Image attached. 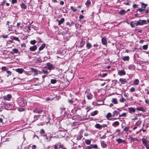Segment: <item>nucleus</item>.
Segmentation results:
<instances>
[{
  "instance_id": "obj_17",
  "label": "nucleus",
  "mask_w": 149,
  "mask_h": 149,
  "mask_svg": "<svg viewBox=\"0 0 149 149\" xmlns=\"http://www.w3.org/2000/svg\"><path fill=\"white\" fill-rule=\"evenodd\" d=\"M119 125V123L118 121H115L112 124V125L114 127H116V126H118Z\"/></svg>"
},
{
  "instance_id": "obj_53",
  "label": "nucleus",
  "mask_w": 149,
  "mask_h": 149,
  "mask_svg": "<svg viewBox=\"0 0 149 149\" xmlns=\"http://www.w3.org/2000/svg\"><path fill=\"white\" fill-rule=\"evenodd\" d=\"M71 9L74 11L75 12L77 10L76 9L74 8V7L73 6L71 7Z\"/></svg>"
},
{
  "instance_id": "obj_2",
  "label": "nucleus",
  "mask_w": 149,
  "mask_h": 149,
  "mask_svg": "<svg viewBox=\"0 0 149 149\" xmlns=\"http://www.w3.org/2000/svg\"><path fill=\"white\" fill-rule=\"evenodd\" d=\"M118 74L120 76L124 75L126 74V72L124 70H119L118 71Z\"/></svg>"
},
{
  "instance_id": "obj_11",
  "label": "nucleus",
  "mask_w": 149,
  "mask_h": 149,
  "mask_svg": "<svg viewBox=\"0 0 149 149\" xmlns=\"http://www.w3.org/2000/svg\"><path fill=\"white\" fill-rule=\"evenodd\" d=\"M92 95L90 93H87L86 94V97L89 100L92 99Z\"/></svg>"
},
{
  "instance_id": "obj_6",
  "label": "nucleus",
  "mask_w": 149,
  "mask_h": 149,
  "mask_svg": "<svg viewBox=\"0 0 149 149\" xmlns=\"http://www.w3.org/2000/svg\"><path fill=\"white\" fill-rule=\"evenodd\" d=\"M16 71L19 74H22L23 72H25V71L24 70V69L23 68H17L16 69Z\"/></svg>"
},
{
  "instance_id": "obj_1",
  "label": "nucleus",
  "mask_w": 149,
  "mask_h": 149,
  "mask_svg": "<svg viewBox=\"0 0 149 149\" xmlns=\"http://www.w3.org/2000/svg\"><path fill=\"white\" fill-rule=\"evenodd\" d=\"M45 68H47L48 70H50V71H51L52 70H53L54 69L52 65L49 63H47L46 64V65L45 66Z\"/></svg>"
},
{
  "instance_id": "obj_46",
  "label": "nucleus",
  "mask_w": 149,
  "mask_h": 149,
  "mask_svg": "<svg viewBox=\"0 0 149 149\" xmlns=\"http://www.w3.org/2000/svg\"><path fill=\"white\" fill-rule=\"evenodd\" d=\"M126 115V113H124L120 115H119V117H125Z\"/></svg>"
},
{
  "instance_id": "obj_38",
  "label": "nucleus",
  "mask_w": 149,
  "mask_h": 149,
  "mask_svg": "<svg viewBox=\"0 0 149 149\" xmlns=\"http://www.w3.org/2000/svg\"><path fill=\"white\" fill-rule=\"evenodd\" d=\"M83 137V136L81 134H80L79 136H78L77 138V139L79 140L81 139Z\"/></svg>"
},
{
  "instance_id": "obj_33",
  "label": "nucleus",
  "mask_w": 149,
  "mask_h": 149,
  "mask_svg": "<svg viewBox=\"0 0 149 149\" xmlns=\"http://www.w3.org/2000/svg\"><path fill=\"white\" fill-rule=\"evenodd\" d=\"M91 1L90 0H88L85 3V4L87 7H88L89 6V5L91 4Z\"/></svg>"
},
{
  "instance_id": "obj_16",
  "label": "nucleus",
  "mask_w": 149,
  "mask_h": 149,
  "mask_svg": "<svg viewBox=\"0 0 149 149\" xmlns=\"http://www.w3.org/2000/svg\"><path fill=\"white\" fill-rule=\"evenodd\" d=\"M101 144L102 147L103 148H105L107 147V145L104 143V141H101Z\"/></svg>"
},
{
  "instance_id": "obj_37",
  "label": "nucleus",
  "mask_w": 149,
  "mask_h": 149,
  "mask_svg": "<svg viewBox=\"0 0 149 149\" xmlns=\"http://www.w3.org/2000/svg\"><path fill=\"white\" fill-rule=\"evenodd\" d=\"M51 82L52 84H54L56 82V80L55 79H51Z\"/></svg>"
},
{
  "instance_id": "obj_49",
  "label": "nucleus",
  "mask_w": 149,
  "mask_h": 149,
  "mask_svg": "<svg viewBox=\"0 0 149 149\" xmlns=\"http://www.w3.org/2000/svg\"><path fill=\"white\" fill-rule=\"evenodd\" d=\"M6 72L8 74L7 75V77H8L9 75H11V72L9 70H7L6 71Z\"/></svg>"
},
{
  "instance_id": "obj_29",
  "label": "nucleus",
  "mask_w": 149,
  "mask_h": 149,
  "mask_svg": "<svg viewBox=\"0 0 149 149\" xmlns=\"http://www.w3.org/2000/svg\"><path fill=\"white\" fill-rule=\"evenodd\" d=\"M141 120H139L136 123V125L137 126H139L141 124Z\"/></svg>"
},
{
  "instance_id": "obj_51",
  "label": "nucleus",
  "mask_w": 149,
  "mask_h": 149,
  "mask_svg": "<svg viewBox=\"0 0 149 149\" xmlns=\"http://www.w3.org/2000/svg\"><path fill=\"white\" fill-rule=\"evenodd\" d=\"M40 133L42 134H44L45 133V131L43 129H42L40 130Z\"/></svg>"
},
{
  "instance_id": "obj_59",
  "label": "nucleus",
  "mask_w": 149,
  "mask_h": 149,
  "mask_svg": "<svg viewBox=\"0 0 149 149\" xmlns=\"http://www.w3.org/2000/svg\"><path fill=\"white\" fill-rule=\"evenodd\" d=\"M68 102L70 104H72L73 102V100H68Z\"/></svg>"
},
{
  "instance_id": "obj_43",
  "label": "nucleus",
  "mask_w": 149,
  "mask_h": 149,
  "mask_svg": "<svg viewBox=\"0 0 149 149\" xmlns=\"http://www.w3.org/2000/svg\"><path fill=\"white\" fill-rule=\"evenodd\" d=\"M13 40H15L16 41H17L18 42L19 41V39L18 38L16 37H13Z\"/></svg>"
},
{
  "instance_id": "obj_54",
  "label": "nucleus",
  "mask_w": 149,
  "mask_h": 149,
  "mask_svg": "<svg viewBox=\"0 0 149 149\" xmlns=\"http://www.w3.org/2000/svg\"><path fill=\"white\" fill-rule=\"evenodd\" d=\"M11 1L12 3L14 4L16 3L17 2V0H12Z\"/></svg>"
},
{
  "instance_id": "obj_52",
  "label": "nucleus",
  "mask_w": 149,
  "mask_h": 149,
  "mask_svg": "<svg viewBox=\"0 0 149 149\" xmlns=\"http://www.w3.org/2000/svg\"><path fill=\"white\" fill-rule=\"evenodd\" d=\"M21 46L22 48H23V49H24V48L26 47V45L25 44H24V43H23L21 45Z\"/></svg>"
},
{
  "instance_id": "obj_22",
  "label": "nucleus",
  "mask_w": 149,
  "mask_h": 149,
  "mask_svg": "<svg viewBox=\"0 0 149 149\" xmlns=\"http://www.w3.org/2000/svg\"><path fill=\"white\" fill-rule=\"evenodd\" d=\"M12 51L13 52H11L12 54H14V53L17 54L19 52L18 50L16 48L13 49H12Z\"/></svg>"
},
{
  "instance_id": "obj_64",
  "label": "nucleus",
  "mask_w": 149,
  "mask_h": 149,
  "mask_svg": "<svg viewBox=\"0 0 149 149\" xmlns=\"http://www.w3.org/2000/svg\"><path fill=\"white\" fill-rule=\"evenodd\" d=\"M36 148V147L35 145H33L32 146V149H35Z\"/></svg>"
},
{
  "instance_id": "obj_19",
  "label": "nucleus",
  "mask_w": 149,
  "mask_h": 149,
  "mask_svg": "<svg viewBox=\"0 0 149 149\" xmlns=\"http://www.w3.org/2000/svg\"><path fill=\"white\" fill-rule=\"evenodd\" d=\"M139 83V81L137 79H135L133 82V84L134 85H138Z\"/></svg>"
},
{
  "instance_id": "obj_42",
  "label": "nucleus",
  "mask_w": 149,
  "mask_h": 149,
  "mask_svg": "<svg viewBox=\"0 0 149 149\" xmlns=\"http://www.w3.org/2000/svg\"><path fill=\"white\" fill-rule=\"evenodd\" d=\"M135 91V88L134 87H132L130 89V91L131 92H133Z\"/></svg>"
},
{
  "instance_id": "obj_39",
  "label": "nucleus",
  "mask_w": 149,
  "mask_h": 149,
  "mask_svg": "<svg viewBox=\"0 0 149 149\" xmlns=\"http://www.w3.org/2000/svg\"><path fill=\"white\" fill-rule=\"evenodd\" d=\"M111 117H112V114L110 113H108L107 114V116H106V117L107 118Z\"/></svg>"
},
{
  "instance_id": "obj_14",
  "label": "nucleus",
  "mask_w": 149,
  "mask_h": 149,
  "mask_svg": "<svg viewBox=\"0 0 149 149\" xmlns=\"http://www.w3.org/2000/svg\"><path fill=\"white\" fill-rule=\"evenodd\" d=\"M65 21V19L62 18L61 19L59 20H56V21H57L58 22V25H60L62 24L63 23V22H64Z\"/></svg>"
},
{
  "instance_id": "obj_60",
  "label": "nucleus",
  "mask_w": 149,
  "mask_h": 149,
  "mask_svg": "<svg viewBox=\"0 0 149 149\" xmlns=\"http://www.w3.org/2000/svg\"><path fill=\"white\" fill-rule=\"evenodd\" d=\"M107 75V74L106 73H104V74H102V75H101V76L102 77H104L106 76Z\"/></svg>"
},
{
  "instance_id": "obj_55",
  "label": "nucleus",
  "mask_w": 149,
  "mask_h": 149,
  "mask_svg": "<svg viewBox=\"0 0 149 149\" xmlns=\"http://www.w3.org/2000/svg\"><path fill=\"white\" fill-rule=\"evenodd\" d=\"M138 5L136 4H134L133 5V7L134 8H135L138 7Z\"/></svg>"
},
{
  "instance_id": "obj_8",
  "label": "nucleus",
  "mask_w": 149,
  "mask_h": 149,
  "mask_svg": "<svg viewBox=\"0 0 149 149\" xmlns=\"http://www.w3.org/2000/svg\"><path fill=\"white\" fill-rule=\"evenodd\" d=\"M119 81L121 82L122 84H124L127 83V81L125 79L123 78H120L119 79Z\"/></svg>"
},
{
  "instance_id": "obj_32",
  "label": "nucleus",
  "mask_w": 149,
  "mask_h": 149,
  "mask_svg": "<svg viewBox=\"0 0 149 149\" xmlns=\"http://www.w3.org/2000/svg\"><path fill=\"white\" fill-rule=\"evenodd\" d=\"M95 127L96 128L99 129H100L101 127V125L99 124H97L95 125Z\"/></svg>"
},
{
  "instance_id": "obj_45",
  "label": "nucleus",
  "mask_w": 149,
  "mask_h": 149,
  "mask_svg": "<svg viewBox=\"0 0 149 149\" xmlns=\"http://www.w3.org/2000/svg\"><path fill=\"white\" fill-rule=\"evenodd\" d=\"M118 113V112L117 111H114L113 112V116H115V115L117 116Z\"/></svg>"
},
{
  "instance_id": "obj_31",
  "label": "nucleus",
  "mask_w": 149,
  "mask_h": 149,
  "mask_svg": "<svg viewBox=\"0 0 149 149\" xmlns=\"http://www.w3.org/2000/svg\"><path fill=\"white\" fill-rule=\"evenodd\" d=\"M144 10V9H142V8H139L137 10V11H139L140 13H143Z\"/></svg>"
},
{
  "instance_id": "obj_56",
  "label": "nucleus",
  "mask_w": 149,
  "mask_h": 149,
  "mask_svg": "<svg viewBox=\"0 0 149 149\" xmlns=\"http://www.w3.org/2000/svg\"><path fill=\"white\" fill-rule=\"evenodd\" d=\"M97 148V145L96 144H95L93 146H92V148Z\"/></svg>"
},
{
  "instance_id": "obj_15",
  "label": "nucleus",
  "mask_w": 149,
  "mask_h": 149,
  "mask_svg": "<svg viewBox=\"0 0 149 149\" xmlns=\"http://www.w3.org/2000/svg\"><path fill=\"white\" fill-rule=\"evenodd\" d=\"M116 141L118 143H120L122 142L124 143L125 142V140H123L121 139H116Z\"/></svg>"
},
{
  "instance_id": "obj_63",
  "label": "nucleus",
  "mask_w": 149,
  "mask_h": 149,
  "mask_svg": "<svg viewBox=\"0 0 149 149\" xmlns=\"http://www.w3.org/2000/svg\"><path fill=\"white\" fill-rule=\"evenodd\" d=\"M43 111L42 110H38L37 111V113H41Z\"/></svg>"
},
{
  "instance_id": "obj_4",
  "label": "nucleus",
  "mask_w": 149,
  "mask_h": 149,
  "mask_svg": "<svg viewBox=\"0 0 149 149\" xmlns=\"http://www.w3.org/2000/svg\"><path fill=\"white\" fill-rule=\"evenodd\" d=\"M30 69L32 72L34 73L33 75H37L38 74V70H37L35 69L34 68H30Z\"/></svg>"
},
{
  "instance_id": "obj_47",
  "label": "nucleus",
  "mask_w": 149,
  "mask_h": 149,
  "mask_svg": "<svg viewBox=\"0 0 149 149\" xmlns=\"http://www.w3.org/2000/svg\"><path fill=\"white\" fill-rule=\"evenodd\" d=\"M85 109L87 112L88 111H90V110L91 109V108L90 106H88Z\"/></svg>"
},
{
  "instance_id": "obj_28",
  "label": "nucleus",
  "mask_w": 149,
  "mask_h": 149,
  "mask_svg": "<svg viewBox=\"0 0 149 149\" xmlns=\"http://www.w3.org/2000/svg\"><path fill=\"white\" fill-rule=\"evenodd\" d=\"M126 100L123 97H122L120 99L119 101L121 103H124Z\"/></svg>"
},
{
  "instance_id": "obj_20",
  "label": "nucleus",
  "mask_w": 149,
  "mask_h": 149,
  "mask_svg": "<svg viewBox=\"0 0 149 149\" xmlns=\"http://www.w3.org/2000/svg\"><path fill=\"white\" fill-rule=\"evenodd\" d=\"M20 6L22 8L25 9L27 8L26 6L23 3L20 4Z\"/></svg>"
},
{
  "instance_id": "obj_13",
  "label": "nucleus",
  "mask_w": 149,
  "mask_h": 149,
  "mask_svg": "<svg viewBox=\"0 0 149 149\" xmlns=\"http://www.w3.org/2000/svg\"><path fill=\"white\" fill-rule=\"evenodd\" d=\"M128 109L130 113H134L135 112V109L133 107H130Z\"/></svg>"
},
{
  "instance_id": "obj_57",
  "label": "nucleus",
  "mask_w": 149,
  "mask_h": 149,
  "mask_svg": "<svg viewBox=\"0 0 149 149\" xmlns=\"http://www.w3.org/2000/svg\"><path fill=\"white\" fill-rule=\"evenodd\" d=\"M130 25L132 27H134V24L133 23V22H130Z\"/></svg>"
},
{
  "instance_id": "obj_62",
  "label": "nucleus",
  "mask_w": 149,
  "mask_h": 149,
  "mask_svg": "<svg viewBox=\"0 0 149 149\" xmlns=\"http://www.w3.org/2000/svg\"><path fill=\"white\" fill-rule=\"evenodd\" d=\"M107 126V125L106 124H103L101 125V127L104 128Z\"/></svg>"
},
{
  "instance_id": "obj_26",
  "label": "nucleus",
  "mask_w": 149,
  "mask_h": 149,
  "mask_svg": "<svg viewBox=\"0 0 149 149\" xmlns=\"http://www.w3.org/2000/svg\"><path fill=\"white\" fill-rule=\"evenodd\" d=\"M91 44L90 43H87L86 44V47L88 49H90L91 47Z\"/></svg>"
},
{
  "instance_id": "obj_44",
  "label": "nucleus",
  "mask_w": 149,
  "mask_h": 149,
  "mask_svg": "<svg viewBox=\"0 0 149 149\" xmlns=\"http://www.w3.org/2000/svg\"><path fill=\"white\" fill-rule=\"evenodd\" d=\"M120 132V130L119 129H117L116 130L115 134H116L118 133L117 135H118Z\"/></svg>"
},
{
  "instance_id": "obj_3",
  "label": "nucleus",
  "mask_w": 149,
  "mask_h": 149,
  "mask_svg": "<svg viewBox=\"0 0 149 149\" xmlns=\"http://www.w3.org/2000/svg\"><path fill=\"white\" fill-rule=\"evenodd\" d=\"M12 97V95L10 94H8L4 97L3 99L6 100L10 101Z\"/></svg>"
},
{
  "instance_id": "obj_12",
  "label": "nucleus",
  "mask_w": 149,
  "mask_h": 149,
  "mask_svg": "<svg viewBox=\"0 0 149 149\" xmlns=\"http://www.w3.org/2000/svg\"><path fill=\"white\" fill-rule=\"evenodd\" d=\"M128 68L130 70H134L135 68V66L133 65H130L128 66Z\"/></svg>"
},
{
  "instance_id": "obj_5",
  "label": "nucleus",
  "mask_w": 149,
  "mask_h": 149,
  "mask_svg": "<svg viewBox=\"0 0 149 149\" xmlns=\"http://www.w3.org/2000/svg\"><path fill=\"white\" fill-rule=\"evenodd\" d=\"M142 141L143 144L145 146H147V144L148 143V141L146 139L143 138L142 139Z\"/></svg>"
},
{
  "instance_id": "obj_30",
  "label": "nucleus",
  "mask_w": 149,
  "mask_h": 149,
  "mask_svg": "<svg viewBox=\"0 0 149 149\" xmlns=\"http://www.w3.org/2000/svg\"><path fill=\"white\" fill-rule=\"evenodd\" d=\"M146 22V21L145 20H139V21H138V22H139L141 24H140V25H142L144 24Z\"/></svg>"
},
{
  "instance_id": "obj_58",
  "label": "nucleus",
  "mask_w": 149,
  "mask_h": 149,
  "mask_svg": "<svg viewBox=\"0 0 149 149\" xmlns=\"http://www.w3.org/2000/svg\"><path fill=\"white\" fill-rule=\"evenodd\" d=\"M84 17V16L82 15H80L79 16V19L80 20H81L82 19H83Z\"/></svg>"
},
{
  "instance_id": "obj_40",
  "label": "nucleus",
  "mask_w": 149,
  "mask_h": 149,
  "mask_svg": "<svg viewBox=\"0 0 149 149\" xmlns=\"http://www.w3.org/2000/svg\"><path fill=\"white\" fill-rule=\"evenodd\" d=\"M148 48V45H144L143 46V49L144 50H146Z\"/></svg>"
},
{
  "instance_id": "obj_25",
  "label": "nucleus",
  "mask_w": 149,
  "mask_h": 149,
  "mask_svg": "<svg viewBox=\"0 0 149 149\" xmlns=\"http://www.w3.org/2000/svg\"><path fill=\"white\" fill-rule=\"evenodd\" d=\"M45 46V44H43L39 48V51H41L44 49Z\"/></svg>"
},
{
  "instance_id": "obj_9",
  "label": "nucleus",
  "mask_w": 149,
  "mask_h": 149,
  "mask_svg": "<svg viewBox=\"0 0 149 149\" xmlns=\"http://www.w3.org/2000/svg\"><path fill=\"white\" fill-rule=\"evenodd\" d=\"M102 42L104 45H106L107 44V42L106 38H103L102 39Z\"/></svg>"
},
{
  "instance_id": "obj_50",
  "label": "nucleus",
  "mask_w": 149,
  "mask_h": 149,
  "mask_svg": "<svg viewBox=\"0 0 149 149\" xmlns=\"http://www.w3.org/2000/svg\"><path fill=\"white\" fill-rule=\"evenodd\" d=\"M36 42L35 40H31L30 42V43L32 45H34Z\"/></svg>"
},
{
  "instance_id": "obj_41",
  "label": "nucleus",
  "mask_w": 149,
  "mask_h": 149,
  "mask_svg": "<svg viewBox=\"0 0 149 149\" xmlns=\"http://www.w3.org/2000/svg\"><path fill=\"white\" fill-rule=\"evenodd\" d=\"M92 148V146L91 145L90 146H86L85 149H91Z\"/></svg>"
},
{
  "instance_id": "obj_24",
  "label": "nucleus",
  "mask_w": 149,
  "mask_h": 149,
  "mask_svg": "<svg viewBox=\"0 0 149 149\" xmlns=\"http://www.w3.org/2000/svg\"><path fill=\"white\" fill-rule=\"evenodd\" d=\"M141 8L142 9H144L146 8L147 6V4H146L143 3H141Z\"/></svg>"
},
{
  "instance_id": "obj_18",
  "label": "nucleus",
  "mask_w": 149,
  "mask_h": 149,
  "mask_svg": "<svg viewBox=\"0 0 149 149\" xmlns=\"http://www.w3.org/2000/svg\"><path fill=\"white\" fill-rule=\"evenodd\" d=\"M136 110L141 111L143 112H145V109H144V108L143 107H138L136 109Z\"/></svg>"
},
{
  "instance_id": "obj_35",
  "label": "nucleus",
  "mask_w": 149,
  "mask_h": 149,
  "mask_svg": "<svg viewBox=\"0 0 149 149\" xmlns=\"http://www.w3.org/2000/svg\"><path fill=\"white\" fill-rule=\"evenodd\" d=\"M86 143L87 145H90L91 143V141L90 140L87 139L85 140Z\"/></svg>"
},
{
  "instance_id": "obj_36",
  "label": "nucleus",
  "mask_w": 149,
  "mask_h": 149,
  "mask_svg": "<svg viewBox=\"0 0 149 149\" xmlns=\"http://www.w3.org/2000/svg\"><path fill=\"white\" fill-rule=\"evenodd\" d=\"M42 71L44 74H47L48 73V72L47 70L44 68L42 69Z\"/></svg>"
},
{
  "instance_id": "obj_23",
  "label": "nucleus",
  "mask_w": 149,
  "mask_h": 149,
  "mask_svg": "<svg viewBox=\"0 0 149 149\" xmlns=\"http://www.w3.org/2000/svg\"><path fill=\"white\" fill-rule=\"evenodd\" d=\"M122 59L124 61H129V57L128 56H123L122 57Z\"/></svg>"
},
{
  "instance_id": "obj_10",
  "label": "nucleus",
  "mask_w": 149,
  "mask_h": 149,
  "mask_svg": "<svg viewBox=\"0 0 149 149\" xmlns=\"http://www.w3.org/2000/svg\"><path fill=\"white\" fill-rule=\"evenodd\" d=\"M37 49V47L36 45H34L32 46L30 48V50L31 51H35Z\"/></svg>"
},
{
  "instance_id": "obj_34",
  "label": "nucleus",
  "mask_w": 149,
  "mask_h": 149,
  "mask_svg": "<svg viewBox=\"0 0 149 149\" xmlns=\"http://www.w3.org/2000/svg\"><path fill=\"white\" fill-rule=\"evenodd\" d=\"M112 102L115 104H118L117 100L116 98H113L112 99Z\"/></svg>"
},
{
  "instance_id": "obj_27",
  "label": "nucleus",
  "mask_w": 149,
  "mask_h": 149,
  "mask_svg": "<svg viewBox=\"0 0 149 149\" xmlns=\"http://www.w3.org/2000/svg\"><path fill=\"white\" fill-rule=\"evenodd\" d=\"M129 127H125L123 130V131L125 132L127 134V132L129 130Z\"/></svg>"
},
{
  "instance_id": "obj_7",
  "label": "nucleus",
  "mask_w": 149,
  "mask_h": 149,
  "mask_svg": "<svg viewBox=\"0 0 149 149\" xmlns=\"http://www.w3.org/2000/svg\"><path fill=\"white\" fill-rule=\"evenodd\" d=\"M127 12V11H126L124 10H121L119 11L118 13V14L120 15H125V14Z\"/></svg>"
},
{
  "instance_id": "obj_48",
  "label": "nucleus",
  "mask_w": 149,
  "mask_h": 149,
  "mask_svg": "<svg viewBox=\"0 0 149 149\" xmlns=\"http://www.w3.org/2000/svg\"><path fill=\"white\" fill-rule=\"evenodd\" d=\"M1 69L2 70H3V71H7V68L6 67H5V66H3V67H2V68H1Z\"/></svg>"
},
{
  "instance_id": "obj_21",
  "label": "nucleus",
  "mask_w": 149,
  "mask_h": 149,
  "mask_svg": "<svg viewBox=\"0 0 149 149\" xmlns=\"http://www.w3.org/2000/svg\"><path fill=\"white\" fill-rule=\"evenodd\" d=\"M98 113V111L96 110V111H94L93 112H91V116H95V115L97 114Z\"/></svg>"
},
{
  "instance_id": "obj_61",
  "label": "nucleus",
  "mask_w": 149,
  "mask_h": 149,
  "mask_svg": "<svg viewBox=\"0 0 149 149\" xmlns=\"http://www.w3.org/2000/svg\"><path fill=\"white\" fill-rule=\"evenodd\" d=\"M54 147L53 148L55 149H57V146H58V145L55 144L53 146Z\"/></svg>"
}]
</instances>
